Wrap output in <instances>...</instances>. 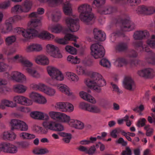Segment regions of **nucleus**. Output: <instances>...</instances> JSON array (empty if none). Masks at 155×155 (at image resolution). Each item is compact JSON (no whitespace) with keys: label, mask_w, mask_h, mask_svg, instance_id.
<instances>
[{"label":"nucleus","mask_w":155,"mask_h":155,"mask_svg":"<svg viewBox=\"0 0 155 155\" xmlns=\"http://www.w3.org/2000/svg\"><path fill=\"white\" fill-rule=\"evenodd\" d=\"M79 96L83 100L92 104H96L97 101L91 94L84 91L79 92Z\"/></svg>","instance_id":"nucleus-26"},{"label":"nucleus","mask_w":155,"mask_h":155,"mask_svg":"<svg viewBox=\"0 0 155 155\" xmlns=\"http://www.w3.org/2000/svg\"><path fill=\"white\" fill-rule=\"evenodd\" d=\"M48 18L53 22L58 21L61 17V13L59 11L53 12L49 11L46 13Z\"/></svg>","instance_id":"nucleus-27"},{"label":"nucleus","mask_w":155,"mask_h":155,"mask_svg":"<svg viewBox=\"0 0 155 155\" xmlns=\"http://www.w3.org/2000/svg\"><path fill=\"white\" fill-rule=\"evenodd\" d=\"M65 24L72 32L78 31L80 26L78 23V19H74L70 17H67L64 18Z\"/></svg>","instance_id":"nucleus-10"},{"label":"nucleus","mask_w":155,"mask_h":155,"mask_svg":"<svg viewBox=\"0 0 155 155\" xmlns=\"http://www.w3.org/2000/svg\"><path fill=\"white\" fill-rule=\"evenodd\" d=\"M78 11L80 13V19L84 23L89 25L94 23L96 17L92 12L91 5L86 3L81 4L78 8Z\"/></svg>","instance_id":"nucleus-2"},{"label":"nucleus","mask_w":155,"mask_h":155,"mask_svg":"<svg viewBox=\"0 0 155 155\" xmlns=\"http://www.w3.org/2000/svg\"><path fill=\"white\" fill-rule=\"evenodd\" d=\"M59 134L61 137H64L63 139V141L66 143H69L71 138V134L64 132H60Z\"/></svg>","instance_id":"nucleus-48"},{"label":"nucleus","mask_w":155,"mask_h":155,"mask_svg":"<svg viewBox=\"0 0 155 155\" xmlns=\"http://www.w3.org/2000/svg\"><path fill=\"white\" fill-rule=\"evenodd\" d=\"M137 74L141 77L152 78L155 76V72L152 68H147L138 71Z\"/></svg>","instance_id":"nucleus-17"},{"label":"nucleus","mask_w":155,"mask_h":155,"mask_svg":"<svg viewBox=\"0 0 155 155\" xmlns=\"http://www.w3.org/2000/svg\"><path fill=\"white\" fill-rule=\"evenodd\" d=\"M15 32L21 36V40L25 42L29 39L36 37L37 30L32 28L25 29L23 28L17 27L15 29Z\"/></svg>","instance_id":"nucleus-3"},{"label":"nucleus","mask_w":155,"mask_h":155,"mask_svg":"<svg viewBox=\"0 0 155 155\" xmlns=\"http://www.w3.org/2000/svg\"><path fill=\"white\" fill-rule=\"evenodd\" d=\"M75 71L79 75H87L88 74V71L81 65L76 66Z\"/></svg>","instance_id":"nucleus-44"},{"label":"nucleus","mask_w":155,"mask_h":155,"mask_svg":"<svg viewBox=\"0 0 155 155\" xmlns=\"http://www.w3.org/2000/svg\"><path fill=\"white\" fill-rule=\"evenodd\" d=\"M31 117L33 119L39 120H49V117L48 114L39 111L31 112L30 114Z\"/></svg>","instance_id":"nucleus-15"},{"label":"nucleus","mask_w":155,"mask_h":155,"mask_svg":"<svg viewBox=\"0 0 155 155\" xmlns=\"http://www.w3.org/2000/svg\"><path fill=\"white\" fill-rule=\"evenodd\" d=\"M67 61L74 64H79L81 61L80 59L77 56L74 57L71 55H68L67 58Z\"/></svg>","instance_id":"nucleus-47"},{"label":"nucleus","mask_w":155,"mask_h":155,"mask_svg":"<svg viewBox=\"0 0 155 155\" xmlns=\"http://www.w3.org/2000/svg\"><path fill=\"white\" fill-rule=\"evenodd\" d=\"M51 85L56 87L59 91L68 96H71L73 95V93L71 91L69 87L65 84H58L56 85Z\"/></svg>","instance_id":"nucleus-23"},{"label":"nucleus","mask_w":155,"mask_h":155,"mask_svg":"<svg viewBox=\"0 0 155 155\" xmlns=\"http://www.w3.org/2000/svg\"><path fill=\"white\" fill-rule=\"evenodd\" d=\"M61 112L54 111H50L48 113V115L53 120H58ZM49 120L50 119H49Z\"/></svg>","instance_id":"nucleus-51"},{"label":"nucleus","mask_w":155,"mask_h":155,"mask_svg":"<svg viewBox=\"0 0 155 155\" xmlns=\"http://www.w3.org/2000/svg\"><path fill=\"white\" fill-rule=\"evenodd\" d=\"M93 34L94 38L98 41H103L106 39L105 33L103 31L98 29H94L93 30Z\"/></svg>","instance_id":"nucleus-31"},{"label":"nucleus","mask_w":155,"mask_h":155,"mask_svg":"<svg viewBox=\"0 0 155 155\" xmlns=\"http://www.w3.org/2000/svg\"><path fill=\"white\" fill-rule=\"evenodd\" d=\"M147 44L151 48L155 49V35H152L147 41Z\"/></svg>","instance_id":"nucleus-55"},{"label":"nucleus","mask_w":155,"mask_h":155,"mask_svg":"<svg viewBox=\"0 0 155 155\" xmlns=\"http://www.w3.org/2000/svg\"><path fill=\"white\" fill-rule=\"evenodd\" d=\"M44 49L43 45L38 43H32L27 45L25 48V51L27 53L33 52H41Z\"/></svg>","instance_id":"nucleus-14"},{"label":"nucleus","mask_w":155,"mask_h":155,"mask_svg":"<svg viewBox=\"0 0 155 155\" xmlns=\"http://www.w3.org/2000/svg\"><path fill=\"white\" fill-rule=\"evenodd\" d=\"M133 45L137 50H139L140 52H145L149 53L151 54L153 57L154 60V62L153 63H155V54L150 51L148 46L145 45H143L142 43L140 41L134 42L133 43Z\"/></svg>","instance_id":"nucleus-16"},{"label":"nucleus","mask_w":155,"mask_h":155,"mask_svg":"<svg viewBox=\"0 0 155 155\" xmlns=\"http://www.w3.org/2000/svg\"><path fill=\"white\" fill-rule=\"evenodd\" d=\"M41 3H47L50 7H52L63 3L64 0H38ZM65 2H70L71 0H65Z\"/></svg>","instance_id":"nucleus-29"},{"label":"nucleus","mask_w":155,"mask_h":155,"mask_svg":"<svg viewBox=\"0 0 155 155\" xmlns=\"http://www.w3.org/2000/svg\"><path fill=\"white\" fill-rule=\"evenodd\" d=\"M32 152L35 154H43L48 153L49 151L46 148H36L34 149Z\"/></svg>","instance_id":"nucleus-54"},{"label":"nucleus","mask_w":155,"mask_h":155,"mask_svg":"<svg viewBox=\"0 0 155 155\" xmlns=\"http://www.w3.org/2000/svg\"><path fill=\"white\" fill-rule=\"evenodd\" d=\"M42 25L41 21L38 19H33L31 20L28 23V27L31 28H38Z\"/></svg>","instance_id":"nucleus-42"},{"label":"nucleus","mask_w":155,"mask_h":155,"mask_svg":"<svg viewBox=\"0 0 155 155\" xmlns=\"http://www.w3.org/2000/svg\"><path fill=\"white\" fill-rule=\"evenodd\" d=\"M32 6V2L31 1L28 0L25 1L21 6L22 12L27 13L31 10Z\"/></svg>","instance_id":"nucleus-41"},{"label":"nucleus","mask_w":155,"mask_h":155,"mask_svg":"<svg viewBox=\"0 0 155 155\" xmlns=\"http://www.w3.org/2000/svg\"><path fill=\"white\" fill-rule=\"evenodd\" d=\"M147 6L144 5H141L138 6L136 10L137 13L139 14H145L147 9Z\"/></svg>","instance_id":"nucleus-63"},{"label":"nucleus","mask_w":155,"mask_h":155,"mask_svg":"<svg viewBox=\"0 0 155 155\" xmlns=\"http://www.w3.org/2000/svg\"><path fill=\"white\" fill-rule=\"evenodd\" d=\"M32 129L34 132L38 133L45 134L47 132V131L42 127L35 124L33 126Z\"/></svg>","instance_id":"nucleus-50"},{"label":"nucleus","mask_w":155,"mask_h":155,"mask_svg":"<svg viewBox=\"0 0 155 155\" xmlns=\"http://www.w3.org/2000/svg\"><path fill=\"white\" fill-rule=\"evenodd\" d=\"M100 105L103 108H105L109 105V102L106 98H102L99 100Z\"/></svg>","instance_id":"nucleus-60"},{"label":"nucleus","mask_w":155,"mask_h":155,"mask_svg":"<svg viewBox=\"0 0 155 155\" xmlns=\"http://www.w3.org/2000/svg\"><path fill=\"white\" fill-rule=\"evenodd\" d=\"M115 9L112 7H105L102 8L101 13L104 14H109L115 12Z\"/></svg>","instance_id":"nucleus-58"},{"label":"nucleus","mask_w":155,"mask_h":155,"mask_svg":"<svg viewBox=\"0 0 155 155\" xmlns=\"http://www.w3.org/2000/svg\"><path fill=\"white\" fill-rule=\"evenodd\" d=\"M0 136L4 140L13 141L16 139L17 135L14 132L6 130L2 132Z\"/></svg>","instance_id":"nucleus-25"},{"label":"nucleus","mask_w":155,"mask_h":155,"mask_svg":"<svg viewBox=\"0 0 155 155\" xmlns=\"http://www.w3.org/2000/svg\"><path fill=\"white\" fill-rule=\"evenodd\" d=\"M48 29L51 32L55 34H65V31L63 30V26L60 24H49L48 26Z\"/></svg>","instance_id":"nucleus-21"},{"label":"nucleus","mask_w":155,"mask_h":155,"mask_svg":"<svg viewBox=\"0 0 155 155\" xmlns=\"http://www.w3.org/2000/svg\"><path fill=\"white\" fill-rule=\"evenodd\" d=\"M55 107L62 112H71L74 109L73 105L68 102H58L55 104Z\"/></svg>","instance_id":"nucleus-11"},{"label":"nucleus","mask_w":155,"mask_h":155,"mask_svg":"<svg viewBox=\"0 0 155 155\" xmlns=\"http://www.w3.org/2000/svg\"><path fill=\"white\" fill-rule=\"evenodd\" d=\"M87 112L91 114H100L102 113V110L98 106L90 104Z\"/></svg>","instance_id":"nucleus-40"},{"label":"nucleus","mask_w":155,"mask_h":155,"mask_svg":"<svg viewBox=\"0 0 155 155\" xmlns=\"http://www.w3.org/2000/svg\"><path fill=\"white\" fill-rule=\"evenodd\" d=\"M14 101L18 104L25 106H31L33 104L31 100L22 96H16L13 98Z\"/></svg>","instance_id":"nucleus-20"},{"label":"nucleus","mask_w":155,"mask_h":155,"mask_svg":"<svg viewBox=\"0 0 155 155\" xmlns=\"http://www.w3.org/2000/svg\"><path fill=\"white\" fill-rule=\"evenodd\" d=\"M37 34L36 37H38L44 40L50 41L54 40L55 38L54 35L46 30L42 31L39 34L37 31Z\"/></svg>","instance_id":"nucleus-24"},{"label":"nucleus","mask_w":155,"mask_h":155,"mask_svg":"<svg viewBox=\"0 0 155 155\" xmlns=\"http://www.w3.org/2000/svg\"><path fill=\"white\" fill-rule=\"evenodd\" d=\"M51 57L55 58L61 59L63 58V54L60 50L58 47L54 52L52 53Z\"/></svg>","instance_id":"nucleus-52"},{"label":"nucleus","mask_w":155,"mask_h":155,"mask_svg":"<svg viewBox=\"0 0 155 155\" xmlns=\"http://www.w3.org/2000/svg\"><path fill=\"white\" fill-rule=\"evenodd\" d=\"M16 104L12 101L4 99L1 101L0 109L4 110L7 107L13 108L16 107Z\"/></svg>","instance_id":"nucleus-28"},{"label":"nucleus","mask_w":155,"mask_h":155,"mask_svg":"<svg viewBox=\"0 0 155 155\" xmlns=\"http://www.w3.org/2000/svg\"><path fill=\"white\" fill-rule=\"evenodd\" d=\"M91 79L87 78L84 80L85 85L97 92H101V87L105 86L107 84L104 78L100 73L95 72L91 73Z\"/></svg>","instance_id":"nucleus-1"},{"label":"nucleus","mask_w":155,"mask_h":155,"mask_svg":"<svg viewBox=\"0 0 155 155\" xmlns=\"http://www.w3.org/2000/svg\"><path fill=\"white\" fill-rule=\"evenodd\" d=\"M47 73L51 78L54 80L62 81L64 79V76L62 72L56 67L48 66L46 67Z\"/></svg>","instance_id":"nucleus-4"},{"label":"nucleus","mask_w":155,"mask_h":155,"mask_svg":"<svg viewBox=\"0 0 155 155\" xmlns=\"http://www.w3.org/2000/svg\"><path fill=\"white\" fill-rule=\"evenodd\" d=\"M32 67H26L23 70H26L29 74L32 77L38 79L41 78V75L40 73L36 70L31 68Z\"/></svg>","instance_id":"nucleus-34"},{"label":"nucleus","mask_w":155,"mask_h":155,"mask_svg":"<svg viewBox=\"0 0 155 155\" xmlns=\"http://www.w3.org/2000/svg\"><path fill=\"white\" fill-rule=\"evenodd\" d=\"M4 153L11 154L17 153L18 150L16 145L9 142H4Z\"/></svg>","instance_id":"nucleus-22"},{"label":"nucleus","mask_w":155,"mask_h":155,"mask_svg":"<svg viewBox=\"0 0 155 155\" xmlns=\"http://www.w3.org/2000/svg\"><path fill=\"white\" fill-rule=\"evenodd\" d=\"M13 89L15 92L21 94L25 93L26 91L27 87L22 84H16L13 86Z\"/></svg>","instance_id":"nucleus-39"},{"label":"nucleus","mask_w":155,"mask_h":155,"mask_svg":"<svg viewBox=\"0 0 155 155\" xmlns=\"http://www.w3.org/2000/svg\"><path fill=\"white\" fill-rule=\"evenodd\" d=\"M100 64L101 66L107 68H109L111 64L110 62L107 59L103 58L100 61Z\"/></svg>","instance_id":"nucleus-62"},{"label":"nucleus","mask_w":155,"mask_h":155,"mask_svg":"<svg viewBox=\"0 0 155 155\" xmlns=\"http://www.w3.org/2000/svg\"><path fill=\"white\" fill-rule=\"evenodd\" d=\"M66 77L70 82L77 83L79 80L78 76L75 73L72 72H67L66 73Z\"/></svg>","instance_id":"nucleus-36"},{"label":"nucleus","mask_w":155,"mask_h":155,"mask_svg":"<svg viewBox=\"0 0 155 155\" xmlns=\"http://www.w3.org/2000/svg\"><path fill=\"white\" fill-rule=\"evenodd\" d=\"M91 54L95 59L101 58L104 55L105 50L104 47L97 43L92 45L90 47Z\"/></svg>","instance_id":"nucleus-6"},{"label":"nucleus","mask_w":155,"mask_h":155,"mask_svg":"<svg viewBox=\"0 0 155 155\" xmlns=\"http://www.w3.org/2000/svg\"><path fill=\"white\" fill-rule=\"evenodd\" d=\"M16 37L14 35L8 36L5 39V42L6 45H9L14 43L16 41Z\"/></svg>","instance_id":"nucleus-56"},{"label":"nucleus","mask_w":155,"mask_h":155,"mask_svg":"<svg viewBox=\"0 0 155 155\" xmlns=\"http://www.w3.org/2000/svg\"><path fill=\"white\" fill-rule=\"evenodd\" d=\"M11 11L12 12L14 13H22L21 6L19 5H16L12 8Z\"/></svg>","instance_id":"nucleus-61"},{"label":"nucleus","mask_w":155,"mask_h":155,"mask_svg":"<svg viewBox=\"0 0 155 155\" xmlns=\"http://www.w3.org/2000/svg\"><path fill=\"white\" fill-rule=\"evenodd\" d=\"M42 92L50 97L55 96L56 93V90L54 88L45 84Z\"/></svg>","instance_id":"nucleus-33"},{"label":"nucleus","mask_w":155,"mask_h":155,"mask_svg":"<svg viewBox=\"0 0 155 155\" xmlns=\"http://www.w3.org/2000/svg\"><path fill=\"white\" fill-rule=\"evenodd\" d=\"M14 62L18 61L21 63V65L24 69L26 67H32L33 63L28 59H26L22 55L17 54L12 58Z\"/></svg>","instance_id":"nucleus-13"},{"label":"nucleus","mask_w":155,"mask_h":155,"mask_svg":"<svg viewBox=\"0 0 155 155\" xmlns=\"http://www.w3.org/2000/svg\"><path fill=\"white\" fill-rule=\"evenodd\" d=\"M123 86L125 88L130 91H134L135 88L134 81L131 77H125L123 82Z\"/></svg>","instance_id":"nucleus-18"},{"label":"nucleus","mask_w":155,"mask_h":155,"mask_svg":"<svg viewBox=\"0 0 155 155\" xmlns=\"http://www.w3.org/2000/svg\"><path fill=\"white\" fill-rule=\"evenodd\" d=\"M144 129L146 130V134L147 136H150L152 135L153 132V129L150 127V125L145 126Z\"/></svg>","instance_id":"nucleus-64"},{"label":"nucleus","mask_w":155,"mask_h":155,"mask_svg":"<svg viewBox=\"0 0 155 155\" xmlns=\"http://www.w3.org/2000/svg\"><path fill=\"white\" fill-rule=\"evenodd\" d=\"M19 137L23 140H31L35 138V135L32 134L23 132L20 133L19 134Z\"/></svg>","instance_id":"nucleus-43"},{"label":"nucleus","mask_w":155,"mask_h":155,"mask_svg":"<svg viewBox=\"0 0 155 155\" xmlns=\"http://www.w3.org/2000/svg\"><path fill=\"white\" fill-rule=\"evenodd\" d=\"M65 35L63 38H59L57 37L54 39V41L59 45H65L69 43L70 41H74L75 42L77 41V40L78 39V37L73 35L65 33Z\"/></svg>","instance_id":"nucleus-9"},{"label":"nucleus","mask_w":155,"mask_h":155,"mask_svg":"<svg viewBox=\"0 0 155 155\" xmlns=\"http://www.w3.org/2000/svg\"><path fill=\"white\" fill-rule=\"evenodd\" d=\"M42 126L46 129L53 131H61L64 130V126L62 124L56 123L52 120L44 121L42 123Z\"/></svg>","instance_id":"nucleus-7"},{"label":"nucleus","mask_w":155,"mask_h":155,"mask_svg":"<svg viewBox=\"0 0 155 155\" xmlns=\"http://www.w3.org/2000/svg\"><path fill=\"white\" fill-rule=\"evenodd\" d=\"M9 78L12 80L18 83H23L27 81L26 76L23 73L18 71H12Z\"/></svg>","instance_id":"nucleus-12"},{"label":"nucleus","mask_w":155,"mask_h":155,"mask_svg":"<svg viewBox=\"0 0 155 155\" xmlns=\"http://www.w3.org/2000/svg\"><path fill=\"white\" fill-rule=\"evenodd\" d=\"M58 47L52 44H48L46 45L45 50L47 53L50 56L52 53L58 49Z\"/></svg>","instance_id":"nucleus-45"},{"label":"nucleus","mask_w":155,"mask_h":155,"mask_svg":"<svg viewBox=\"0 0 155 155\" xmlns=\"http://www.w3.org/2000/svg\"><path fill=\"white\" fill-rule=\"evenodd\" d=\"M44 85L45 84L41 83H33L30 84V87L34 90H39L42 92Z\"/></svg>","instance_id":"nucleus-46"},{"label":"nucleus","mask_w":155,"mask_h":155,"mask_svg":"<svg viewBox=\"0 0 155 155\" xmlns=\"http://www.w3.org/2000/svg\"><path fill=\"white\" fill-rule=\"evenodd\" d=\"M29 97L33 102L38 104L46 105L47 104V98L38 92L32 91L29 94Z\"/></svg>","instance_id":"nucleus-8"},{"label":"nucleus","mask_w":155,"mask_h":155,"mask_svg":"<svg viewBox=\"0 0 155 155\" xmlns=\"http://www.w3.org/2000/svg\"><path fill=\"white\" fill-rule=\"evenodd\" d=\"M69 126L75 129L79 130H82L84 127V123L76 119H72Z\"/></svg>","instance_id":"nucleus-30"},{"label":"nucleus","mask_w":155,"mask_h":155,"mask_svg":"<svg viewBox=\"0 0 155 155\" xmlns=\"http://www.w3.org/2000/svg\"><path fill=\"white\" fill-rule=\"evenodd\" d=\"M152 113H150L151 116H149L147 117V120L150 124H153L155 125V107L151 109Z\"/></svg>","instance_id":"nucleus-53"},{"label":"nucleus","mask_w":155,"mask_h":155,"mask_svg":"<svg viewBox=\"0 0 155 155\" xmlns=\"http://www.w3.org/2000/svg\"><path fill=\"white\" fill-rule=\"evenodd\" d=\"M10 124L12 130H16L21 131H27L29 129L28 125L25 122L19 119H12Z\"/></svg>","instance_id":"nucleus-5"},{"label":"nucleus","mask_w":155,"mask_h":155,"mask_svg":"<svg viewBox=\"0 0 155 155\" xmlns=\"http://www.w3.org/2000/svg\"><path fill=\"white\" fill-rule=\"evenodd\" d=\"M134 27V23L129 20L127 19L124 22L122 29L124 31H128L132 30Z\"/></svg>","instance_id":"nucleus-35"},{"label":"nucleus","mask_w":155,"mask_h":155,"mask_svg":"<svg viewBox=\"0 0 155 155\" xmlns=\"http://www.w3.org/2000/svg\"><path fill=\"white\" fill-rule=\"evenodd\" d=\"M149 35V32L147 31H139L134 33V37L135 39H140L148 37Z\"/></svg>","instance_id":"nucleus-37"},{"label":"nucleus","mask_w":155,"mask_h":155,"mask_svg":"<svg viewBox=\"0 0 155 155\" xmlns=\"http://www.w3.org/2000/svg\"><path fill=\"white\" fill-rule=\"evenodd\" d=\"M11 26H7L5 25H1L0 27V32L2 34H6L11 31L12 30Z\"/></svg>","instance_id":"nucleus-57"},{"label":"nucleus","mask_w":155,"mask_h":155,"mask_svg":"<svg viewBox=\"0 0 155 155\" xmlns=\"http://www.w3.org/2000/svg\"><path fill=\"white\" fill-rule=\"evenodd\" d=\"M90 104L85 102H81L79 104V107L80 109L87 112Z\"/></svg>","instance_id":"nucleus-59"},{"label":"nucleus","mask_w":155,"mask_h":155,"mask_svg":"<svg viewBox=\"0 0 155 155\" xmlns=\"http://www.w3.org/2000/svg\"><path fill=\"white\" fill-rule=\"evenodd\" d=\"M72 119L70 116L61 112L58 121L62 123H67L70 125Z\"/></svg>","instance_id":"nucleus-38"},{"label":"nucleus","mask_w":155,"mask_h":155,"mask_svg":"<svg viewBox=\"0 0 155 155\" xmlns=\"http://www.w3.org/2000/svg\"><path fill=\"white\" fill-rule=\"evenodd\" d=\"M34 61L37 64L43 66L48 65L50 63L49 58L44 54L37 55L35 58Z\"/></svg>","instance_id":"nucleus-19"},{"label":"nucleus","mask_w":155,"mask_h":155,"mask_svg":"<svg viewBox=\"0 0 155 155\" xmlns=\"http://www.w3.org/2000/svg\"><path fill=\"white\" fill-rule=\"evenodd\" d=\"M65 51L72 55H76L77 53V49L70 45H66L64 48Z\"/></svg>","instance_id":"nucleus-49"},{"label":"nucleus","mask_w":155,"mask_h":155,"mask_svg":"<svg viewBox=\"0 0 155 155\" xmlns=\"http://www.w3.org/2000/svg\"><path fill=\"white\" fill-rule=\"evenodd\" d=\"M63 11L67 15H72V5L70 2H64L63 3Z\"/></svg>","instance_id":"nucleus-32"}]
</instances>
